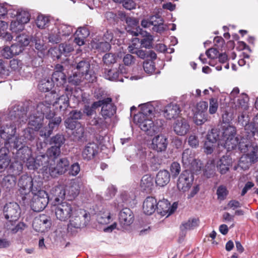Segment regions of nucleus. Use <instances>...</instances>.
<instances>
[{"instance_id":"obj_47","label":"nucleus","mask_w":258,"mask_h":258,"mask_svg":"<svg viewBox=\"0 0 258 258\" xmlns=\"http://www.w3.org/2000/svg\"><path fill=\"white\" fill-rule=\"evenodd\" d=\"M36 132L29 126L23 131V135L21 137L24 139L25 143L29 141L33 142L36 139Z\"/></svg>"},{"instance_id":"obj_56","label":"nucleus","mask_w":258,"mask_h":258,"mask_svg":"<svg viewBox=\"0 0 258 258\" xmlns=\"http://www.w3.org/2000/svg\"><path fill=\"white\" fill-rule=\"evenodd\" d=\"M25 25V24L16 19L11 22L10 29L13 32L17 33L24 29Z\"/></svg>"},{"instance_id":"obj_61","label":"nucleus","mask_w":258,"mask_h":258,"mask_svg":"<svg viewBox=\"0 0 258 258\" xmlns=\"http://www.w3.org/2000/svg\"><path fill=\"white\" fill-rule=\"evenodd\" d=\"M64 139L63 136L60 135H56L53 137L51 140V144L53 146H56L60 148L61 146L64 143Z\"/></svg>"},{"instance_id":"obj_42","label":"nucleus","mask_w":258,"mask_h":258,"mask_svg":"<svg viewBox=\"0 0 258 258\" xmlns=\"http://www.w3.org/2000/svg\"><path fill=\"white\" fill-rule=\"evenodd\" d=\"M107 119L103 117L101 118L96 116L90 119L89 122L91 125L95 126L97 128L105 129L108 125V122L106 121Z\"/></svg>"},{"instance_id":"obj_17","label":"nucleus","mask_w":258,"mask_h":258,"mask_svg":"<svg viewBox=\"0 0 258 258\" xmlns=\"http://www.w3.org/2000/svg\"><path fill=\"white\" fill-rule=\"evenodd\" d=\"M134 121L143 131L146 132L149 135L153 134L152 118H146L142 114H136L134 116Z\"/></svg>"},{"instance_id":"obj_37","label":"nucleus","mask_w":258,"mask_h":258,"mask_svg":"<svg viewBox=\"0 0 258 258\" xmlns=\"http://www.w3.org/2000/svg\"><path fill=\"white\" fill-rule=\"evenodd\" d=\"M170 175L166 170H160L156 175V183L160 186H164L170 181Z\"/></svg>"},{"instance_id":"obj_8","label":"nucleus","mask_w":258,"mask_h":258,"mask_svg":"<svg viewBox=\"0 0 258 258\" xmlns=\"http://www.w3.org/2000/svg\"><path fill=\"white\" fill-rule=\"evenodd\" d=\"M33 179L31 176L28 175L24 174L22 175L18 180V198L24 204L29 202L28 197H29L30 192L31 191L32 192V191H35L33 189Z\"/></svg>"},{"instance_id":"obj_40","label":"nucleus","mask_w":258,"mask_h":258,"mask_svg":"<svg viewBox=\"0 0 258 258\" xmlns=\"http://www.w3.org/2000/svg\"><path fill=\"white\" fill-rule=\"evenodd\" d=\"M157 212L161 216H166L168 217V214L170 210V203L167 200H163L158 202Z\"/></svg>"},{"instance_id":"obj_25","label":"nucleus","mask_w":258,"mask_h":258,"mask_svg":"<svg viewBox=\"0 0 258 258\" xmlns=\"http://www.w3.org/2000/svg\"><path fill=\"white\" fill-rule=\"evenodd\" d=\"M157 204L156 199L153 197H148L144 200L143 204L144 213L148 215L153 214L157 210Z\"/></svg>"},{"instance_id":"obj_28","label":"nucleus","mask_w":258,"mask_h":258,"mask_svg":"<svg viewBox=\"0 0 258 258\" xmlns=\"http://www.w3.org/2000/svg\"><path fill=\"white\" fill-rule=\"evenodd\" d=\"M50 195L52 199H53V205L62 202L65 198L66 191L65 188L61 185H58L53 187L50 190Z\"/></svg>"},{"instance_id":"obj_53","label":"nucleus","mask_w":258,"mask_h":258,"mask_svg":"<svg viewBox=\"0 0 258 258\" xmlns=\"http://www.w3.org/2000/svg\"><path fill=\"white\" fill-rule=\"evenodd\" d=\"M31 40V38H30L29 35L25 33L17 36L15 39L16 42L22 46L23 48L24 47L29 45Z\"/></svg>"},{"instance_id":"obj_51","label":"nucleus","mask_w":258,"mask_h":258,"mask_svg":"<svg viewBox=\"0 0 258 258\" xmlns=\"http://www.w3.org/2000/svg\"><path fill=\"white\" fill-rule=\"evenodd\" d=\"M31 41L35 43V48L38 51V52L43 54L46 49L43 40L40 38L39 36L36 35L31 38Z\"/></svg>"},{"instance_id":"obj_23","label":"nucleus","mask_w":258,"mask_h":258,"mask_svg":"<svg viewBox=\"0 0 258 258\" xmlns=\"http://www.w3.org/2000/svg\"><path fill=\"white\" fill-rule=\"evenodd\" d=\"M190 128V125L187 120L185 118H180L176 120L173 124L174 132L179 136H184L187 133Z\"/></svg>"},{"instance_id":"obj_46","label":"nucleus","mask_w":258,"mask_h":258,"mask_svg":"<svg viewBox=\"0 0 258 258\" xmlns=\"http://www.w3.org/2000/svg\"><path fill=\"white\" fill-rule=\"evenodd\" d=\"M230 163L227 156H223L217 163V168L221 174H225L229 170Z\"/></svg>"},{"instance_id":"obj_64","label":"nucleus","mask_w":258,"mask_h":258,"mask_svg":"<svg viewBox=\"0 0 258 258\" xmlns=\"http://www.w3.org/2000/svg\"><path fill=\"white\" fill-rule=\"evenodd\" d=\"M181 171L180 164L176 162L172 163L170 166V172L173 177H176Z\"/></svg>"},{"instance_id":"obj_14","label":"nucleus","mask_w":258,"mask_h":258,"mask_svg":"<svg viewBox=\"0 0 258 258\" xmlns=\"http://www.w3.org/2000/svg\"><path fill=\"white\" fill-rule=\"evenodd\" d=\"M52 164L48 166L47 169L41 170L52 177H56L57 175L65 173L69 165V161L67 158H62L59 159L55 167H52Z\"/></svg>"},{"instance_id":"obj_50","label":"nucleus","mask_w":258,"mask_h":258,"mask_svg":"<svg viewBox=\"0 0 258 258\" xmlns=\"http://www.w3.org/2000/svg\"><path fill=\"white\" fill-rule=\"evenodd\" d=\"M111 219L110 213L107 209H103L98 215L97 220L101 224H107Z\"/></svg>"},{"instance_id":"obj_52","label":"nucleus","mask_w":258,"mask_h":258,"mask_svg":"<svg viewBox=\"0 0 258 258\" xmlns=\"http://www.w3.org/2000/svg\"><path fill=\"white\" fill-rule=\"evenodd\" d=\"M84 80H86V77L77 71L74 72L68 78L69 83L74 85H79Z\"/></svg>"},{"instance_id":"obj_6","label":"nucleus","mask_w":258,"mask_h":258,"mask_svg":"<svg viewBox=\"0 0 258 258\" xmlns=\"http://www.w3.org/2000/svg\"><path fill=\"white\" fill-rule=\"evenodd\" d=\"M69 223L68 225L69 231L73 233L76 229H80L87 225L90 219V215L88 212L76 207L75 211L69 219Z\"/></svg>"},{"instance_id":"obj_19","label":"nucleus","mask_w":258,"mask_h":258,"mask_svg":"<svg viewBox=\"0 0 258 258\" xmlns=\"http://www.w3.org/2000/svg\"><path fill=\"white\" fill-rule=\"evenodd\" d=\"M50 99L51 104L55 106L56 108L58 107L60 110H65L69 105V100L67 95H62L59 97L55 95V93L51 91L48 94Z\"/></svg>"},{"instance_id":"obj_27","label":"nucleus","mask_w":258,"mask_h":258,"mask_svg":"<svg viewBox=\"0 0 258 258\" xmlns=\"http://www.w3.org/2000/svg\"><path fill=\"white\" fill-rule=\"evenodd\" d=\"M127 27L126 30L130 34L133 36H138L142 34V29L138 26L139 23L135 18L128 17L126 19Z\"/></svg>"},{"instance_id":"obj_9","label":"nucleus","mask_w":258,"mask_h":258,"mask_svg":"<svg viewBox=\"0 0 258 258\" xmlns=\"http://www.w3.org/2000/svg\"><path fill=\"white\" fill-rule=\"evenodd\" d=\"M73 31V28L72 26L56 23L49 33V41L53 43H58L63 37L70 35Z\"/></svg>"},{"instance_id":"obj_55","label":"nucleus","mask_w":258,"mask_h":258,"mask_svg":"<svg viewBox=\"0 0 258 258\" xmlns=\"http://www.w3.org/2000/svg\"><path fill=\"white\" fill-rule=\"evenodd\" d=\"M206 140L216 143L218 140L221 141L220 138V132L217 129L213 128L211 131L209 132L207 135Z\"/></svg>"},{"instance_id":"obj_3","label":"nucleus","mask_w":258,"mask_h":258,"mask_svg":"<svg viewBox=\"0 0 258 258\" xmlns=\"http://www.w3.org/2000/svg\"><path fill=\"white\" fill-rule=\"evenodd\" d=\"M3 214L6 221L5 228L12 233H16L24 230L26 225L23 222L17 223L20 217L21 209L19 205L15 202L7 203L3 208Z\"/></svg>"},{"instance_id":"obj_60","label":"nucleus","mask_w":258,"mask_h":258,"mask_svg":"<svg viewBox=\"0 0 258 258\" xmlns=\"http://www.w3.org/2000/svg\"><path fill=\"white\" fill-rule=\"evenodd\" d=\"M95 47L100 51H106L110 49L111 46L109 42L103 40V41L96 43Z\"/></svg>"},{"instance_id":"obj_24","label":"nucleus","mask_w":258,"mask_h":258,"mask_svg":"<svg viewBox=\"0 0 258 258\" xmlns=\"http://www.w3.org/2000/svg\"><path fill=\"white\" fill-rule=\"evenodd\" d=\"M167 139L163 135H158L152 139L151 148L158 152L164 151L167 146Z\"/></svg>"},{"instance_id":"obj_36","label":"nucleus","mask_w":258,"mask_h":258,"mask_svg":"<svg viewBox=\"0 0 258 258\" xmlns=\"http://www.w3.org/2000/svg\"><path fill=\"white\" fill-rule=\"evenodd\" d=\"M116 112V107L112 102H106L103 105L101 114L105 118H111Z\"/></svg>"},{"instance_id":"obj_58","label":"nucleus","mask_w":258,"mask_h":258,"mask_svg":"<svg viewBox=\"0 0 258 258\" xmlns=\"http://www.w3.org/2000/svg\"><path fill=\"white\" fill-rule=\"evenodd\" d=\"M228 194V191L225 186L220 185L218 187L217 190V195L218 200L220 201L224 200L226 199Z\"/></svg>"},{"instance_id":"obj_59","label":"nucleus","mask_w":258,"mask_h":258,"mask_svg":"<svg viewBox=\"0 0 258 258\" xmlns=\"http://www.w3.org/2000/svg\"><path fill=\"white\" fill-rule=\"evenodd\" d=\"M143 68L147 74H152L155 70L154 62L152 60L146 61L143 63Z\"/></svg>"},{"instance_id":"obj_7","label":"nucleus","mask_w":258,"mask_h":258,"mask_svg":"<svg viewBox=\"0 0 258 258\" xmlns=\"http://www.w3.org/2000/svg\"><path fill=\"white\" fill-rule=\"evenodd\" d=\"M222 136L221 137V144L224 147L230 151L236 149H239V143L243 138L247 139L246 135L243 136L239 141L237 137H235L236 134V128L232 125L224 126L223 127Z\"/></svg>"},{"instance_id":"obj_29","label":"nucleus","mask_w":258,"mask_h":258,"mask_svg":"<svg viewBox=\"0 0 258 258\" xmlns=\"http://www.w3.org/2000/svg\"><path fill=\"white\" fill-rule=\"evenodd\" d=\"M180 112V108L178 105L170 103L165 107L163 111V115L167 119H171L177 117Z\"/></svg>"},{"instance_id":"obj_62","label":"nucleus","mask_w":258,"mask_h":258,"mask_svg":"<svg viewBox=\"0 0 258 258\" xmlns=\"http://www.w3.org/2000/svg\"><path fill=\"white\" fill-rule=\"evenodd\" d=\"M153 40V36L148 33L146 37L141 40V45L143 47L149 48L152 46Z\"/></svg>"},{"instance_id":"obj_18","label":"nucleus","mask_w":258,"mask_h":258,"mask_svg":"<svg viewBox=\"0 0 258 258\" xmlns=\"http://www.w3.org/2000/svg\"><path fill=\"white\" fill-rule=\"evenodd\" d=\"M34 229L40 232L48 231L51 225V220L50 217L45 215H40L34 219L33 224Z\"/></svg>"},{"instance_id":"obj_38","label":"nucleus","mask_w":258,"mask_h":258,"mask_svg":"<svg viewBox=\"0 0 258 258\" xmlns=\"http://www.w3.org/2000/svg\"><path fill=\"white\" fill-rule=\"evenodd\" d=\"M12 17H16V20L26 24L30 21V15L29 13L26 11L23 10H18L14 11L13 13H11Z\"/></svg>"},{"instance_id":"obj_13","label":"nucleus","mask_w":258,"mask_h":258,"mask_svg":"<svg viewBox=\"0 0 258 258\" xmlns=\"http://www.w3.org/2000/svg\"><path fill=\"white\" fill-rule=\"evenodd\" d=\"M194 181V175L189 170L183 171L180 175L177 187L178 190L181 192H185L191 187Z\"/></svg>"},{"instance_id":"obj_30","label":"nucleus","mask_w":258,"mask_h":258,"mask_svg":"<svg viewBox=\"0 0 258 258\" xmlns=\"http://www.w3.org/2000/svg\"><path fill=\"white\" fill-rule=\"evenodd\" d=\"M155 102H149L139 105L141 108V111L137 114H142L146 118L150 117L152 118L155 117Z\"/></svg>"},{"instance_id":"obj_39","label":"nucleus","mask_w":258,"mask_h":258,"mask_svg":"<svg viewBox=\"0 0 258 258\" xmlns=\"http://www.w3.org/2000/svg\"><path fill=\"white\" fill-rule=\"evenodd\" d=\"M140 40L139 38H135L133 40L132 44L128 46V51L131 53L136 54L139 57L144 59L147 56V53L145 51L139 49L136 46V42L139 43Z\"/></svg>"},{"instance_id":"obj_21","label":"nucleus","mask_w":258,"mask_h":258,"mask_svg":"<svg viewBox=\"0 0 258 258\" xmlns=\"http://www.w3.org/2000/svg\"><path fill=\"white\" fill-rule=\"evenodd\" d=\"M52 82L55 83L57 86L63 85L66 82V75L63 72V67L61 64H57L55 67V71L50 79Z\"/></svg>"},{"instance_id":"obj_33","label":"nucleus","mask_w":258,"mask_h":258,"mask_svg":"<svg viewBox=\"0 0 258 258\" xmlns=\"http://www.w3.org/2000/svg\"><path fill=\"white\" fill-rule=\"evenodd\" d=\"M140 186L142 191L151 192L154 187L153 178L150 175H144L141 179Z\"/></svg>"},{"instance_id":"obj_57","label":"nucleus","mask_w":258,"mask_h":258,"mask_svg":"<svg viewBox=\"0 0 258 258\" xmlns=\"http://www.w3.org/2000/svg\"><path fill=\"white\" fill-rule=\"evenodd\" d=\"M207 113H200L196 112L194 117V122L197 125H201L207 120Z\"/></svg>"},{"instance_id":"obj_20","label":"nucleus","mask_w":258,"mask_h":258,"mask_svg":"<svg viewBox=\"0 0 258 258\" xmlns=\"http://www.w3.org/2000/svg\"><path fill=\"white\" fill-rule=\"evenodd\" d=\"M60 153V148L53 145L47 150L46 154L39 155V156H46L48 158L47 161L46 163L43 160L42 161L40 162L42 163V165H41V168L40 169H47L48 166L51 163H54V159L59 155Z\"/></svg>"},{"instance_id":"obj_54","label":"nucleus","mask_w":258,"mask_h":258,"mask_svg":"<svg viewBox=\"0 0 258 258\" xmlns=\"http://www.w3.org/2000/svg\"><path fill=\"white\" fill-rule=\"evenodd\" d=\"M50 20L48 17L39 15L36 20V24L40 29H44L47 27L49 23Z\"/></svg>"},{"instance_id":"obj_22","label":"nucleus","mask_w":258,"mask_h":258,"mask_svg":"<svg viewBox=\"0 0 258 258\" xmlns=\"http://www.w3.org/2000/svg\"><path fill=\"white\" fill-rule=\"evenodd\" d=\"M64 188L68 200H73L78 196L80 192V184L78 181L72 180Z\"/></svg>"},{"instance_id":"obj_49","label":"nucleus","mask_w":258,"mask_h":258,"mask_svg":"<svg viewBox=\"0 0 258 258\" xmlns=\"http://www.w3.org/2000/svg\"><path fill=\"white\" fill-rule=\"evenodd\" d=\"M54 85V84L50 79L45 78L40 81L38 84V89L41 92H49Z\"/></svg>"},{"instance_id":"obj_31","label":"nucleus","mask_w":258,"mask_h":258,"mask_svg":"<svg viewBox=\"0 0 258 258\" xmlns=\"http://www.w3.org/2000/svg\"><path fill=\"white\" fill-rule=\"evenodd\" d=\"M9 149L5 146L0 149V172L6 169L11 163Z\"/></svg>"},{"instance_id":"obj_5","label":"nucleus","mask_w":258,"mask_h":258,"mask_svg":"<svg viewBox=\"0 0 258 258\" xmlns=\"http://www.w3.org/2000/svg\"><path fill=\"white\" fill-rule=\"evenodd\" d=\"M15 159L22 162H25L27 168L29 170H35L41 167L42 160L46 162L48 158L46 156L37 155L35 158L32 156V151L27 146H22L17 150Z\"/></svg>"},{"instance_id":"obj_26","label":"nucleus","mask_w":258,"mask_h":258,"mask_svg":"<svg viewBox=\"0 0 258 258\" xmlns=\"http://www.w3.org/2000/svg\"><path fill=\"white\" fill-rule=\"evenodd\" d=\"M98 147L95 143H89L85 147L82 153L84 160L87 161L92 159L98 152Z\"/></svg>"},{"instance_id":"obj_44","label":"nucleus","mask_w":258,"mask_h":258,"mask_svg":"<svg viewBox=\"0 0 258 258\" xmlns=\"http://www.w3.org/2000/svg\"><path fill=\"white\" fill-rule=\"evenodd\" d=\"M65 126L67 128L73 130L76 128L79 131V133L82 135L84 133V128L81 126L80 123L77 121L74 120L70 117H68L65 120Z\"/></svg>"},{"instance_id":"obj_10","label":"nucleus","mask_w":258,"mask_h":258,"mask_svg":"<svg viewBox=\"0 0 258 258\" xmlns=\"http://www.w3.org/2000/svg\"><path fill=\"white\" fill-rule=\"evenodd\" d=\"M56 218L61 221H67L75 211L76 206L67 202L54 204Z\"/></svg>"},{"instance_id":"obj_12","label":"nucleus","mask_w":258,"mask_h":258,"mask_svg":"<svg viewBox=\"0 0 258 258\" xmlns=\"http://www.w3.org/2000/svg\"><path fill=\"white\" fill-rule=\"evenodd\" d=\"M182 161L185 167L189 170L197 171L201 169V163L195 159L194 153L189 149L184 150L182 155Z\"/></svg>"},{"instance_id":"obj_2","label":"nucleus","mask_w":258,"mask_h":258,"mask_svg":"<svg viewBox=\"0 0 258 258\" xmlns=\"http://www.w3.org/2000/svg\"><path fill=\"white\" fill-rule=\"evenodd\" d=\"M230 101L229 104L231 107L235 110V113H241L240 116L238 117L239 122H241L242 124L244 123L243 118H244V111L248 108V97L245 93L239 94V89L237 87L234 88L229 95ZM246 121L245 124V131L246 133H248L249 130L253 128L258 127V114H257L253 118V122L246 124Z\"/></svg>"},{"instance_id":"obj_4","label":"nucleus","mask_w":258,"mask_h":258,"mask_svg":"<svg viewBox=\"0 0 258 258\" xmlns=\"http://www.w3.org/2000/svg\"><path fill=\"white\" fill-rule=\"evenodd\" d=\"M239 150L245 154L240 158L238 166L243 170H247L252 163L258 160V146L254 144L250 145V141L243 138L239 143Z\"/></svg>"},{"instance_id":"obj_16","label":"nucleus","mask_w":258,"mask_h":258,"mask_svg":"<svg viewBox=\"0 0 258 258\" xmlns=\"http://www.w3.org/2000/svg\"><path fill=\"white\" fill-rule=\"evenodd\" d=\"M76 69L78 73L86 77V80L89 82H93L96 77L90 69V63L87 59H83L77 62Z\"/></svg>"},{"instance_id":"obj_41","label":"nucleus","mask_w":258,"mask_h":258,"mask_svg":"<svg viewBox=\"0 0 258 258\" xmlns=\"http://www.w3.org/2000/svg\"><path fill=\"white\" fill-rule=\"evenodd\" d=\"M9 167V172L13 174L12 175L16 176L20 174L23 169L22 162L15 159V161L10 164Z\"/></svg>"},{"instance_id":"obj_45","label":"nucleus","mask_w":258,"mask_h":258,"mask_svg":"<svg viewBox=\"0 0 258 258\" xmlns=\"http://www.w3.org/2000/svg\"><path fill=\"white\" fill-rule=\"evenodd\" d=\"M104 77L111 81H123V79L120 78L119 71L116 69L106 70L104 72Z\"/></svg>"},{"instance_id":"obj_63","label":"nucleus","mask_w":258,"mask_h":258,"mask_svg":"<svg viewBox=\"0 0 258 258\" xmlns=\"http://www.w3.org/2000/svg\"><path fill=\"white\" fill-rule=\"evenodd\" d=\"M104 62L107 65L114 63L116 61V57L113 53H106L103 57Z\"/></svg>"},{"instance_id":"obj_32","label":"nucleus","mask_w":258,"mask_h":258,"mask_svg":"<svg viewBox=\"0 0 258 258\" xmlns=\"http://www.w3.org/2000/svg\"><path fill=\"white\" fill-rule=\"evenodd\" d=\"M43 118L33 111L28 118L29 126L35 131H38L42 127Z\"/></svg>"},{"instance_id":"obj_11","label":"nucleus","mask_w":258,"mask_h":258,"mask_svg":"<svg viewBox=\"0 0 258 258\" xmlns=\"http://www.w3.org/2000/svg\"><path fill=\"white\" fill-rule=\"evenodd\" d=\"M33 195L30 202V206L33 211L39 212L43 210L47 206L49 201V197L46 192L43 190H38L37 192L32 191Z\"/></svg>"},{"instance_id":"obj_34","label":"nucleus","mask_w":258,"mask_h":258,"mask_svg":"<svg viewBox=\"0 0 258 258\" xmlns=\"http://www.w3.org/2000/svg\"><path fill=\"white\" fill-rule=\"evenodd\" d=\"M134 216L131 210L128 208L122 209L119 213V221L123 226H127L133 222Z\"/></svg>"},{"instance_id":"obj_1","label":"nucleus","mask_w":258,"mask_h":258,"mask_svg":"<svg viewBox=\"0 0 258 258\" xmlns=\"http://www.w3.org/2000/svg\"><path fill=\"white\" fill-rule=\"evenodd\" d=\"M27 120L26 112L20 105H15L9 110L7 115L3 116L0 123V137L7 141L15 136L16 128Z\"/></svg>"},{"instance_id":"obj_35","label":"nucleus","mask_w":258,"mask_h":258,"mask_svg":"<svg viewBox=\"0 0 258 258\" xmlns=\"http://www.w3.org/2000/svg\"><path fill=\"white\" fill-rule=\"evenodd\" d=\"M24 139L21 137H17L13 136L5 142L4 146L8 149L10 148L11 150L14 149L17 150L22 146H25L24 145Z\"/></svg>"},{"instance_id":"obj_43","label":"nucleus","mask_w":258,"mask_h":258,"mask_svg":"<svg viewBox=\"0 0 258 258\" xmlns=\"http://www.w3.org/2000/svg\"><path fill=\"white\" fill-rule=\"evenodd\" d=\"M199 220L197 218H190L187 221L183 222L180 226L182 232L191 230L199 225Z\"/></svg>"},{"instance_id":"obj_48","label":"nucleus","mask_w":258,"mask_h":258,"mask_svg":"<svg viewBox=\"0 0 258 258\" xmlns=\"http://www.w3.org/2000/svg\"><path fill=\"white\" fill-rule=\"evenodd\" d=\"M16 177L12 175L5 176L3 180L2 185L3 187L10 190L13 189L16 184Z\"/></svg>"},{"instance_id":"obj_15","label":"nucleus","mask_w":258,"mask_h":258,"mask_svg":"<svg viewBox=\"0 0 258 258\" xmlns=\"http://www.w3.org/2000/svg\"><path fill=\"white\" fill-rule=\"evenodd\" d=\"M49 95L47 94L46 96V100L39 103L36 108L33 110L38 115L45 117L47 119H51L54 116V112L51 110L50 107L51 103L49 98Z\"/></svg>"}]
</instances>
